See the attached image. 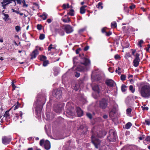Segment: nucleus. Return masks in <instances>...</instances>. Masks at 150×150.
<instances>
[{
  "instance_id": "nucleus-1",
  "label": "nucleus",
  "mask_w": 150,
  "mask_h": 150,
  "mask_svg": "<svg viewBox=\"0 0 150 150\" xmlns=\"http://www.w3.org/2000/svg\"><path fill=\"white\" fill-rule=\"evenodd\" d=\"M74 66L70 70L75 69L79 71H84L88 70L87 66L91 64L90 60L87 57H85L83 54L82 57L79 56L78 58L74 57L73 59Z\"/></svg>"
},
{
  "instance_id": "nucleus-2",
  "label": "nucleus",
  "mask_w": 150,
  "mask_h": 150,
  "mask_svg": "<svg viewBox=\"0 0 150 150\" xmlns=\"http://www.w3.org/2000/svg\"><path fill=\"white\" fill-rule=\"evenodd\" d=\"M139 92L141 96L144 98H148L150 97V85L147 83L142 86Z\"/></svg>"
},
{
  "instance_id": "nucleus-3",
  "label": "nucleus",
  "mask_w": 150,
  "mask_h": 150,
  "mask_svg": "<svg viewBox=\"0 0 150 150\" xmlns=\"http://www.w3.org/2000/svg\"><path fill=\"white\" fill-rule=\"evenodd\" d=\"M103 76L104 74L102 73L96 72V71H93L91 74V78L96 81H100L102 79Z\"/></svg>"
},
{
  "instance_id": "nucleus-4",
  "label": "nucleus",
  "mask_w": 150,
  "mask_h": 150,
  "mask_svg": "<svg viewBox=\"0 0 150 150\" xmlns=\"http://www.w3.org/2000/svg\"><path fill=\"white\" fill-rule=\"evenodd\" d=\"M92 135L91 137L92 142L96 148H98L100 143V141L96 138V135L93 132V130H92Z\"/></svg>"
},
{
  "instance_id": "nucleus-5",
  "label": "nucleus",
  "mask_w": 150,
  "mask_h": 150,
  "mask_svg": "<svg viewBox=\"0 0 150 150\" xmlns=\"http://www.w3.org/2000/svg\"><path fill=\"white\" fill-rule=\"evenodd\" d=\"M63 105L62 103H56L54 104L53 109L57 113H60L63 108Z\"/></svg>"
},
{
  "instance_id": "nucleus-6",
  "label": "nucleus",
  "mask_w": 150,
  "mask_h": 150,
  "mask_svg": "<svg viewBox=\"0 0 150 150\" xmlns=\"http://www.w3.org/2000/svg\"><path fill=\"white\" fill-rule=\"evenodd\" d=\"M117 134L114 130L113 129L110 130L109 134L108 137V139L110 142H114L116 140Z\"/></svg>"
},
{
  "instance_id": "nucleus-7",
  "label": "nucleus",
  "mask_w": 150,
  "mask_h": 150,
  "mask_svg": "<svg viewBox=\"0 0 150 150\" xmlns=\"http://www.w3.org/2000/svg\"><path fill=\"white\" fill-rule=\"evenodd\" d=\"M40 144L41 146H44L46 150L49 149L51 147L50 142L47 140L45 141H44V139L40 140Z\"/></svg>"
},
{
  "instance_id": "nucleus-8",
  "label": "nucleus",
  "mask_w": 150,
  "mask_h": 150,
  "mask_svg": "<svg viewBox=\"0 0 150 150\" xmlns=\"http://www.w3.org/2000/svg\"><path fill=\"white\" fill-rule=\"evenodd\" d=\"M52 94L57 99H59L62 97V90L60 89H55L53 91Z\"/></svg>"
},
{
  "instance_id": "nucleus-9",
  "label": "nucleus",
  "mask_w": 150,
  "mask_h": 150,
  "mask_svg": "<svg viewBox=\"0 0 150 150\" xmlns=\"http://www.w3.org/2000/svg\"><path fill=\"white\" fill-rule=\"evenodd\" d=\"M70 104L69 103H67L66 106V108L67 109V112L69 115L73 116L75 115L74 108L73 107L70 108Z\"/></svg>"
},
{
  "instance_id": "nucleus-10",
  "label": "nucleus",
  "mask_w": 150,
  "mask_h": 150,
  "mask_svg": "<svg viewBox=\"0 0 150 150\" xmlns=\"http://www.w3.org/2000/svg\"><path fill=\"white\" fill-rule=\"evenodd\" d=\"M139 56V54L137 53L135 55V58L133 62V65L135 67H137L139 65L140 61Z\"/></svg>"
},
{
  "instance_id": "nucleus-11",
  "label": "nucleus",
  "mask_w": 150,
  "mask_h": 150,
  "mask_svg": "<svg viewBox=\"0 0 150 150\" xmlns=\"http://www.w3.org/2000/svg\"><path fill=\"white\" fill-rule=\"evenodd\" d=\"M33 111L35 113L37 116H38V98L37 96L36 97V100L34 102L33 107Z\"/></svg>"
},
{
  "instance_id": "nucleus-12",
  "label": "nucleus",
  "mask_w": 150,
  "mask_h": 150,
  "mask_svg": "<svg viewBox=\"0 0 150 150\" xmlns=\"http://www.w3.org/2000/svg\"><path fill=\"white\" fill-rule=\"evenodd\" d=\"M64 30H65L66 33H70L73 31L72 27L70 25H66L64 26Z\"/></svg>"
},
{
  "instance_id": "nucleus-13",
  "label": "nucleus",
  "mask_w": 150,
  "mask_h": 150,
  "mask_svg": "<svg viewBox=\"0 0 150 150\" xmlns=\"http://www.w3.org/2000/svg\"><path fill=\"white\" fill-rule=\"evenodd\" d=\"M11 139L10 137L4 136L2 138V143L5 145L8 144L11 141Z\"/></svg>"
},
{
  "instance_id": "nucleus-14",
  "label": "nucleus",
  "mask_w": 150,
  "mask_h": 150,
  "mask_svg": "<svg viewBox=\"0 0 150 150\" xmlns=\"http://www.w3.org/2000/svg\"><path fill=\"white\" fill-rule=\"evenodd\" d=\"M107 105V101L105 99H103L100 101V106L103 109H105Z\"/></svg>"
},
{
  "instance_id": "nucleus-15",
  "label": "nucleus",
  "mask_w": 150,
  "mask_h": 150,
  "mask_svg": "<svg viewBox=\"0 0 150 150\" xmlns=\"http://www.w3.org/2000/svg\"><path fill=\"white\" fill-rule=\"evenodd\" d=\"M45 95H42V97L41 98L39 97V99L38 98V103L39 102H40V107L41 108H42V106L45 104Z\"/></svg>"
},
{
  "instance_id": "nucleus-16",
  "label": "nucleus",
  "mask_w": 150,
  "mask_h": 150,
  "mask_svg": "<svg viewBox=\"0 0 150 150\" xmlns=\"http://www.w3.org/2000/svg\"><path fill=\"white\" fill-rule=\"evenodd\" d=\"M106 83L108 86L111 87H113L115 84L114 81L111 79H107Z\"/></svg>"
},
{
  "instance_id": "nucleus-17",
  "label": "nucleus",
  "mask_w": 150,
  "mask_h": 150,
  "mask_svg": "<svg viewBox=\"0 0 150 150\" xmlns=\"http://www.w3.org/2000/svg\"><path fill=\"white\" fill-rule=\"evenodd\" d=\"M61 20L64 23H68L71 21L70 18L67 15H66L63 16L61 19Z\"/></svg>"
},
{
  "instance_id": "nucleus-18",
  "label": "nucleus",
  "mask_w": 150,
  "mask_h": 150,
  "mask_svg": "<svg viewBox=\"0 0 150 150\" xmlns=\"http://www.w3.org/2000/svg\"><path fill=\"white\" fill-rule=\"evenodd\" d=\"M76 110L77 115L78 117H81L82 116L83 112L80 107H76Z\"/></svg>"
},
{
  "instance_id": "nucleus-19",
  "label": "nucleus",
  "mask_w": 150,
  "mask_h": 150,
  "mask_svg": "<svg viewBox=\"0 0 150 150\" xmlns=\"http://www.w3.org/2000/svg\"><path fill=\"white\" fill-rule=\"evenodd\" d=\"M117 110L116 108L113 107L112 110L109 112V115L111 117H113L115 114H116Z\"/></svg>"
},
{
  "instance_id": "nucleus-20",
  "label": "nucleus",
  "mask_w": 150,
  "mask_h": 150,
  "mask_svg": "<svg viewBox=\"0 0 150 150\" xmlns=\"http://www.w3.org/2000/svg\"><path fill=\"white\" fill-rule=\"evenodd\" d=\"M93 89L98 93H99L101 90V87L98 85H95L92 87Z\"/></svg>"
},
{
  "instance_id": "nucleus-21",
  "label": "nucleus",
  "mask_w": 150,
  "mask_h": 150,
  "mask_svg": "<svg viewBox=\"0 0 150 150\" xmlns=\"http://www.w3.org/2000/svg\"><path fill=\"white\" fill-rule=\"evenodd\" d=\"M106 132L105 131H100L97 133V137H98L101 138L103 136L105 135Z\"/></svg>"
},
{
  "instance_id": "nucleus-22",
  "label": "nucleus",
  "mask_w": 150,
  "mask_h": 150,
  "mask_svg": "<svg viewBox=\"0 0 150 150\" xmlns=\"http://www.w3.org/2000/svg\"><path fill=\"white\" fill-rule=\"evenodd\" d=\"M53 73L54 75L57 76L60 70L59 68L57 67H54L53 68Z\"/></svg>"
},
{
  "instance_id": "nucleus-23",
  "label": "nucleus",
  "mask_w": 150,
  "mask_h": 150,
  "mask_svg": "<svg viewBox=\"0 0 150 150\" xmlns=\"http://www.w3.org/2000/svg\"><path fill=\"white\" fill-rule=\"evenodd\" d=\"M38 52V50L36 49L35 50H34L30 54V55L31 56L30 59H33L35 58L36 57V55L37 54Z\"/></svg>"
},
{
  "instance_id": "nucleus-24",
  "label": "nucleus",
  "mask_w": 150,
  "mask_h": 150,
  "mask_svg": "<svg viewBox=\"0 0 150 150\" xmlns=\"http://www.w3.org/2000/svg\"><path fill=\"white\" fill-rule=\"evenodd\" d=\"M132 109L131 108H128L126 110V114L129 117L132 116L131 114Z\"/></svg>"
},
{
  "instance_id": "nucleus-25",
  "label": "nucleus",
  "mask_w": 150,
  "mask_h": 150,
  "mask_svg": "<svg viewBox=\"0 0 150 150\" xmlns=\"http://www.w3.org/2000/svg\"><path fill=\"white\" fill-rule=\"evenodd\" d=\"M20 106V104L18 102H17V103L16 104H15L11 108V109L13 108L14 110H15L16 109H18Z\"/></svg>"
},
{
  "instance_id": "nucleus-26",
  "label": "nucleus",
  "mask_w": 150,
  "mask_h": 150,
  "mask_svg": "<svg viewBox=\"0 0 150 150\" xmlns=\"http://www.w3.org/2000/svg\"><path fill=\"white\" fill-rule=\"evenodd\" d=\"M11 110V108H10L9 110L6 111L4 115V117L7 118L10 116V114L9 113V112Z\"/></svg>"
},
{
  "instance_id": "nucleus-27",
  "label": "nucleus",
  "mask_w": 150,
  "mask_h": 150,
  "mask_svg": "<svg viewBox=\"0 0 150 150\" xmlns=\"http://www.w3.org/2000/svg\"><path fill=\"white\" fill-rule=\"evenodd\" d=\"M2 15L4 16V17L3 18V20L5 21H8V18L9 17V15L8 14H6L4 13H3Z\"/></svg>"
},
{
  "instance_id": "nucleus-28",
  "label": "nucleus",
  "mask_w": 150,
  "mask_h": 150,
  "mask_svg": "<svg viewBox=\"0 0 150 150\" xmlns=\"http://www.w3.org/2000/svg\"><path fill=\"white\" fill-rule=\"evenodd\" d=\"M74 10L73 9H71L70 10V11L69 12H68L67 13V15H70L71 16H74Z\"/></svg>"
},
{
  "instance_id": "nucleus-29",
  "label": "nucleus",
  "mask_w": 150,
  "mask_h": 150,
  "mask_svg": "<svg viewBox=\"0 0 150 150\" xmlns=\"http://www.w3.org/2000/svg\"><path fill=\"white\" fill-rule=\"evenodd\" d=\"M132 125V123L130 122H128L125 125V128L126 129H128L130 128Z\"/></svg>"
},
{
  "instance_id": "nucleus-30",
  "label": "nucleus",
  "mask_w": 150,
  "mask_h": 150,
  "mask_svg": "<svg viewBox=\"0 0 150 150\" xmlns=\"http://www.w3.org/2000/svg\"><path fill=\"white\" fill-rule=\"evenodd\" d=\"M111 27L112 28H114L117 27V23L115 21H113L111 23Z\"/></svg>"
},
{
  "instance_id": "nucleus-31",
  "label": "nucleus",
  "mask_w": 150,
  "mask_h": 150,
  "mask_svg": "<svg viewBox=\"0 0 150 150\" xmlns=\"http://www.w3.org/2000/svg\"><path fill=\"white\" fill-rule=\"evenodd\" d=\"M40 59L43 62L47 60V57L45 56L41 55L40 56Z\"/></svg>"
},
{
  "instance_id": "nucleus-32",
  "label": "nucleus",
  "mask_w": 150,
  "mask_h": 150,
  "mask_svg": "<svg viewBox=\"0 0 150 150\" xmlns=\"http://www.w3.org/2000/svg\"><path fill=\"white\" fill-rule=\"evenodd\" d=\"M49 64V62L48 60H46L43 62L42 65L43 67H45Z\"/></svg>"
},
{
  "instance_id": "nucleus-33",
  "label": "nucleus",
  "mask_w": 150,
  "mask_h": 150,
  "mask_svg": "<svg viewBox=\"0 0 150 150\" xmlns=\"http://www.w3.org/2000/svg\"><path fill=\"white\" fill-rule=\"evenodd\" d=\"M58 32L60 35L63 36L64 34L63 30L62 29H59L58 30Z\"/></svg>"
},
{
  "instance_id": "nucleus-34",
  "label": "nucleus",
  "mask_w": 150,
  "mask_h": 150,
  "mask_svg": "<svg viewBox=\"0 0 150 150\" xmlns=\"http://www.w3.org/2000/svg\"><path fill=\"white\" fill-rule=\"evenodd\" d=\"M39 16L42 18L43 20H45L47 18V15L45 13H43L42 14Z\"/></svg>"
},
{
  "instance_id": "nucleus-35",
  "label": "nucleus",
  "mask_w": 150,
  "mask_h": 150,
  "mask_svg": "<svg viewBox=\"0 0 150 150\" xmlns=\"http://www.w3.org/2000/svg\"><path fill=\"white\" fill-rule=\"evenodd\" d=\"M86 10L85 9L81 7L80 9V13L81 14H83L85 13Z\"/></svg>"
},
{
  "instance_id": "nucleus-36",
  "label": "nucleus",
  "mask_w": 150,
  "mask_h": 150,
  "mask_svg": "<svg viewBox=\"0 0 150 150\" xmlns=\"http://www.w3.org/2000/svg\"><path fill=\"white\" fill-rule=\"evenodd\" d=\"M11 3V2L10 1L8 0H3V2H1L2 4L6 3V4L8 5Z\"/></svg>"
},
{
  "instance_id": "nucleus-37",
  "label": "nucleus",
  "mask_w": 150,
  "mask_h": 150,
  "mask_svg": "<svg viewBox=\"0 0 150 150\" xmlns=\"http://www.w3.org/2000/svg\"><path fill=\"white\" fill-rule=\"evenodd\" d=\"M45 38V35L44 34H40L39 38L40 40H43Z\"/></svg>"
},
{
  "instance_id": "nucleus-38",
  "label": "nucleus",
  "mask_w": 150,
  "mask_h": 150,
  "mask_svg": "<svg viewBox=\"0 0 150 150\" xmlns=\"http://www.w3.org/2000/svg\"><path fill=\"white\" fill-rule=\"evenodd\" d=\"M129 89L132 93H134L135 90V89L134 88L132 85H130L129 87Z\"/></svg>"
},
{
  "instance_id": "nucleus-39",
  "label": "nucleus",
  "mask_w": 150,
  "mask_h": 150,
  "mask_svg": "<svg viewBox=\"0 0 150 150\" xmlns=\"http://www.w3.org/2000/svg\"><path fill=\"white\" fill-rule=\"evenodd\" d=\"M143 43V40H141L138 42L137 44V45L139 46V47H142V45Z\"/></svg>"
},
{
  "instance_id": "nucleus-40",
  "label": "nucleus",
  "mask_w": 150,
  "mask_h": 150,
  "mask_svg": "<svg viewBox=\"0 0 150 150\" xmlns=\"http://www.w3.org/2000/svg\"><path fill=\"white\" fill-rule=\"evenodd\" d=\"M131 57V55L130 53L127 52L126 53L125 56V57L126 59H128L129 57Z\"/></svg>"
},
{
  "instance_id": "nucleus-41",
  "label": "nucleus",
  "mask_w": 150,
  "mask_h": 150,
  "mask_svg": "<svg viewBox=\"0 0 150 150\" xmlns=\"http://www.w3.org/2000/svg\"><path fill=\"white\" fill-rule=\"evenodd\" d=\"M102 4H103L102 2H99L97 6V7L98 8H100L102 9L103 8V6H102Z\"/></svg>"
},
{
  "instance_id": "nucleus-42",
  "label": "nucleus",
  "mask_w": 150,
  "mask_h": 150,
  "mask_svg": "<svg viewBox=\"0 0 150 150\" xmlns=\"http://www.w3.org/2000/svg\"><path fill=\"white\" fill-rule=\"evenodd\" d=\"M126 86L125 85H122L121 86V90L123 92H125L126 90Z\"/></svg>"
},
{
  "instance_id": "nucleus-43",
  "label": "nucleus",
  "mask_w": 150,
  "mask_h": 150,
  "mask_svg": "<svg viewBox=\"0 0 150 150\" xmlns=\"http://www.w3.org/2000/svg\"><path fill=\"white\" fill-rule=\"evenodd\" d=\"M15 30L16 32H19L21 30V28L19 26H16L15 27Z\"/></svg>"
},
{
  "instance_id": "nucleus-44",
  "label": "nucleus",
  "mask_w": 150,
  "mask_h": 150,
  "mask_svg": "<svg viewBox=\"0 0 150 150\" xmlns=\"http://www.w3.org/2000/svg\"><path fill=\"white\" fill-rule=\"evenodd\" d=\"M11 86H12V87L13 88L12 90L13 91L15 89V88H16L17 87L14 84V82L13 81H12V84Z\"/></svg>"
},
{
  "instance_id": "nucleus-45",
  "label": "nucleus",
  "mask_w": 150,
  "mask_h": 150,
  "mask_svg": "<svg viewBox=\"0 0 150 150\" xmlns=\"http://www.w3.org/2000/svg\"><path fill=\"white\" fill-rule=\"evenodd\" d=\"M80 101L82 102L83 104H84L86 103V101L85 98L82 97Z\"/></svg>"
},
{
  "instance_id": "nucleus-46",
  "label": "nucleus",
  "mask_w": 150,
  "mask_h": 150,
  "mask_svg": "<svg viewBox=\"0 0 150 150\" xmlns=\"http://www.w3.org/2000/svg\"><path fill=\"white\" fill-rule=\"evenodd\" d=\"M122 81H124L125 80L126 76L125 75H122L120 77Z\"/></svg>"
},
{
  "instance_id": "nucleus-47",
  "label": "nucleus",
  "mask_w": 150,
  "mask_h": 150,
  "mask_svg": "<svg viewBox=\"0 0 150 150\" xmlns=\"http://www.w3.org/2000/svg\"><path fill=\"white\" fill-rule=\"evenodd\" d=\"M146 140L147 142V143H150V136H148L145 139Z\"/></svg>"
},
{
  "instance_id": "nucleus-48",
  "label": "nucleus",
  "mask_w": 150,
  "mask_h": 150,
  "mask_svg": "<svg viewBox=\"0 0 150 150\" xmlns=\"http://www.w3.org/2000/svg\"><path fill=\"white\" fill-rule=\"evenodd\" d=\"M22 3L23 4V7H27L28 6V5L26 4L25 1V0H23L22 1Z\"/></svg>"
},
{
  "instance_id": "nucleus-49",
  "label": "nucleus",
  "mask_w": 150,
  "mask_h": 150,
  "mask_svg": "<svg viewBox=\"0 0 150 150\" xmlns=\"http://www.w3.org/2000/svg\"><path fill=\"white\" fill-rule=\"evenodd\" d=\"M112 34V32L111 31H109L108 32H106L105 33V35L107 36H109Z\"/></svg>"
},
{
  "instance_id": "nucleus-50",
  "label": "nucleus",
  "mask_w": 150,
  "mask_h": 150,
  "mask_svg": "<svg viewBox=\"0 0 150 150\" xmlns=\"http://www.w3.org/2000/svg\"><path fill=\"white\" fill-rule=\"evenodd\" d=\"M124 44V46L122 47H129V44L128 42H125Z\"/></svg>"
},
{
  "instance_id": "nucleus-51",
  "label": "nucleus",
  "mask_w": 150,
  "mask_h": 150,
  "mask_svg": "<svg viewBox=\"0 0 150 150\" xmlns=\"http://www.w3.org/2000/svg\"><path fill=\"white\" fill-rule=\"evenodd\" d=\"M85 30V29L84 28H82L80 29L79 31V34H81L83 32H84Z\"/></svg>"
},
{
  "instance_id": "nucleus-52",
  "label": "nucleus",
  "mask_w": 150,
  "mask_h": 150,
  "mask_svg": "<svg viewBox=\"0 0 150 150\" xmlns=\"http://www.w3.org/2000/svg\"><path fill=\"white\" fill-rule=\"evenodd\" d=\"M86 115L87 116V117L90 119H91L92 118V115L91 114L88 113H86Z\"/></svg>"
},
{
  "instance_id": "nucleus-53",
  "label": "nucleus",
  "mask_w": 150,
  "mask_h": 150,
  "mask_svg": "<svg viewBox=\"0 0 150 150\" xmlns=\"http://www.w3.org/2000/svg\"><path fill=\"white\" fill-rule=\"evenodd\" d=\"M18 52L19 53H22V54H25L26 53L25 51L24 50H19Z\"/></svg>"
},
{
  "instance_id": "nucleus-54",
  "label": "nucleus",
  "mask_w": 150,
  "mask_h": 150,
  "mask_svg": "<svg viewBox=\"0 0 150 150\" xmlns=\"http://www.w3.org/2000/svg\"><path fill=\"white\" fill-rule=\"evenodd\" d=\"M101 31L103 33H106V28H102L101 30Z\"/></svg>"
},
{
  "instance_id": "nucleus-55",
  "label": "nucleus",
  "mask_w": 150,
  "mask_h": 150,
  "mask_svg": "<svg viewBox=\"0 0 150 150\" xmlns=\"http://www.w3.org/2000/svg\"><path fill=\"white\" fill-rule=\"evenodd\" d=\"M67 6L66 4H63L62 6V8L63 9H65L67 8Z\"/></svg>"
},
{
  "instance_id": "nucleus-56",
  "label": "nucleus",
  "mask_w": 150,
  "mask_h": 150,
  "mask_svg": "<svg viewBox=\"0 0 150 150\" xmlns=\"http://www.w3.org/2000/svg\"><path fill=\"white\" fill-rule=\"evenodd\" d=\"M145 124L148 125H150V121L149 120H146L145 121Z\"/></svg>"
},
{
  "instance_id": "nucleus-57",
  "label": "nucleus",
  "mask_w": 150,
  "mask_h": 150,
  "mask_svg": "<svg viewBox=\"0 0 150 150\" xmlns=\"http://www.w3.org/2000/svg\"><path fill=\"white\" fill-rule=\"evenodd\" d=\"M42 26L41 24H38V30H40L42 28Z\"/></svg>"
},
{
  "instance_id": "nucleus-58",
  "label": "nucleus",
  "mask_w": 150,
  "mask_h": 150,
  "mask_svg": "<svg viewBox=\"0 0 150 150\" xmlns=\"http://www.w3.org/2000/svg\"><path fill=\"white\" fill-rule=\"evenodd\" d=\"M75 75L76 77H79L80 76V74L79 73L76 72V74Z\"/></svg>"
},
{
  "instance_id": "nucleus-59",
  "label": "nucleus",
  "mask_w": 150,
  "mask_h": 150,
  "mask_svg": "<svg viewBox=\"0 0 150 150\" xmlns=\"http://www.w3.org/2000/svg\"><path fill=\"white\" fill-rule=\"evenodd\" d=\"M12 10L13 11V12H15V13H16L17 14L19 13L20 12V11H17L16 10L13 9H12Z\"/></svg>"
},
{
  "instance_id": "nucleus-60",
  "label": "nucleus",
  "mask_w": 150,
  "mask_h": 150,
  "mask_svg": "<svg viewBox=\"0 0 150 150\" xmlns=\"http://www.w3.org/2000/svg\"><path fill=\"white\" fill-rule=\"evenodd\" d=\"M131 50L132 51V55L134 56V54L136 52V50H133L131 49Z\"/></svg>"
},
{
  "instance_id": "nucleus-61",
  "label": "nucleus",
  "mask_w": 150,
  "mask_h": 150,
  "mask_svg": "<svg viewBox=\"0 0 150 150\" xmlns=\"http://www.w3.org/2000/svg\"><path fill=\"white\" fill-rule=\"evenodd\" d=\"M81 49L79 47L77 50H76V54H79V51H81Z\"/></svg>"
},
{
  "instance_id": "nucleus-62",
  "label": "nucleus",
  "mask_w": 150,
  "mask_h": 150,
  "mask_svg": "<svg viewBox=\"0 0 150 150\" xmlns=\"http://www.w3.org/2000/svg\"><path fill=\"white\" fill-rule=\"evenodd\" d=\"M114 57L115 59H118L120 58V56L118 54H116L115 56Z\"/></svg>"
},
{
  "instance_id": "nucleus-63",
  "label": "nucleus",
  "mask_w": 150,
  "mask_h": 150,
  "mask_svg": "<svg viewBox=\"0 0 150 150\" xmlns=\"http://www.w3.org/2000/svg\"><path fill=\"white\" fill-rule=\"evenodd\" d=\"M18 115V114H16V115L14 117V119H15V120H17L18 119L19 116Z\"/></svg>"
},
{
  "instance_id": "nucleus-64",
  "label": "nucleus",
  "mask_w": 150,
  "mask_h": 150,
  "mask_svg": "<svg viewBox=\"0 0 150 150\" xmlns=\"http://www.w3.org/2000/svg\"><path fill=\"white\" fill-rule=\"evenodd\" d=\"M129 7L130 9H132L135 8V5H132Z\"/></svg>"
}]
</instances>
